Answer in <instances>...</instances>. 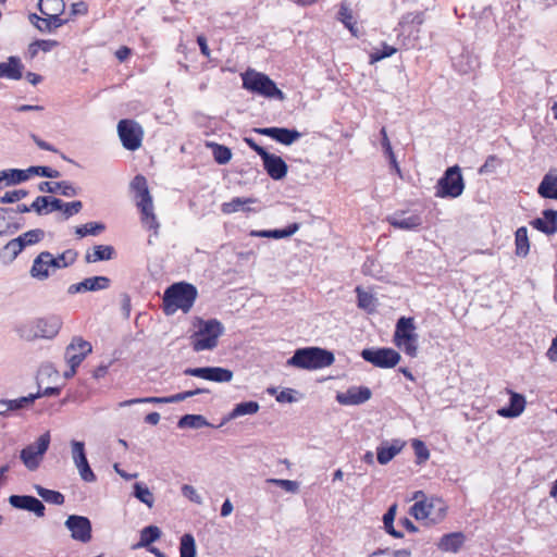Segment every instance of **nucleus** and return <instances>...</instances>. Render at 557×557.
<instances>
[{
    "label": "nucleus",
    "instance_id": "1",
    "mask_svg": "<svg viewBox=\"0 0 557 557\" xmlns=\"http://www.w3.org/2000/svg\"><path fill=\"white\" fill-rule=\"evenodd\" d=\"M198 298L197 287L186 281L169 285L163 293L162 311L165 315H173L177 310L188 313Z\"/></svg>",
    "mask_w": 557,
    "mask_h": 557
},
{
    "label": "nucleus",
    "instance_id": "2",
    "mask_svg": "<svg viewBox=\"0 0 557 557\" xmlns=\"http://www.w3.org/2000/svg\"><path fill=\"white\" fill-rule=\"evenodd\" d=\"M335 362V355L332 350L319 346H307L297 348L293 356L287 359L286 364L301 370H319L331 367Z\"/></svg>",
    "mask_w": 557,
    "mask_h": 557
},
{
    "label": "nucleus",
    "instance_id": "3",
    "mask_svg": "<svg viewBox=\"0 0 557 557\" xmlns=\"http://www.w3.org/2000/svg\"><path fill=\"white\" fill-rule=\"evenodd\" d=\"M197 330L190 335V346L194 351L213 350L219 343V338L224 334L223 323L215 319L195 318Z\"/></svg>",
    "mask_w": 557,
    "mask_h": 557
},
{
    "label": "nucleus",
    "instance_id": "4",
    "mask_svg": "<svg viewBox=\"0 0 557 557\" xmlns=\"http://www.w3.org/2000/svg\"><path fill=\"white\" fill-rule=\"evenodd\" d=\"M62 324L61 317L49 314L16 325L15 332L22 339L27 342H33L37 338L52 339L59 334Z\"/></svg>",
    "mask_w": 557,
    "mask_h": 557
},
{
    "label": "nucleus",
    "instance_id": "5",
    "mask_svg": "<svg viewBox=\"0 0 557 557\" xmlns=\"http://www.w3.org/2000/svg\"><path fill=\"white\" fill-rule=\"evenodd\" d=\"M243 88L253 95L267 99L284 101L286 95L277 87L276 83L265 73L248 69L242 74Z\"/></svg>",
    "mask_w": 557,
    "mask_h": 557
},
{
    "label": "nucleus",
    "instance_id": "6",
    "mask_svg": "<svg viewBox=\"0 0 557 557\" xmlns=\"http://www.w3.org/2000/svg\"><path fill=\"white\" fill-rule=\"evenodd\" d=\"M131 188L135 193V197L139 199L137 201V207L140 211L143 225L157 233L160 224L153 213V200L149 191L147 178L143 174L135 175L131 182Z\"/></svg>",
    "mask_w": 557,
    "mask_h": 557
},
{
    "label": "nucleus",
    "instance_id": "7",
    "mask_svg": "<svg viewBox=\"0 0 557 557\" xmlns=\"http://www.w3.org/2000/svg\"><path fill=\"white\" fill-rule=\"evenodd\" d=\"M466 188L461 168L458 164L448 166L437 180L435 196L442 199H456Z\"/></svg>",
    "mask_w": 557,
    "mask_h": 557
},
{
    "label": "nucleus",
    "instance_id": "8",
    "mask_svg": "<svg viewBox=\"0 0 557 557\" xmlns=\"http://www.w3.org/2000/svg\"><path fill=\"white\" fill-rule=\"evenodd\" d=\"M416 323L412 317L401 315L397 319L393 336L394 344L401 348L406 355L416 357L418 352V334L416 333Z\"/></svg>",
    "mask_w": 557,
    "mask_h": 557
},
{
    "label": "nucleus",
    "instance_id": "9",
    "mask_svg": "<svg viewBox=\"0 0 557 557\" xmlns=\"http://www.w3.org/2000/svg\"><path fill=\"white\" fill-rule=\"evenodd\" d=\"M360 357L380 369H393L401 361V355L392 347H366Z\"/></svg>",
    "mask_w": 557,
    "mask_h": 557
},
{
    "label": "nucleus",
    "instance_id": "10",
    "mask_svg": "<svg viewBox=\"0 0 557 557\" xmlns=\"http://www.w3.org/2000/svg\"><path fill=\"white\" fill-rule=\"evenodd\" d=\"M50 441V433L45 432L35 443L21 449L20 459L29 471H34L39 467L45 454L49 449Z\"/></svg>",
    "mask_w": 557,
    "mask_h": 557
},
{
    "label": "nucleus",
    "instance_id": "11",
    "mask_svg": "<svg viewBox=\"0 0 557 557\" xmlns=\"http://www.w3.org/2000/svg\"><path fill=\"white\" fill-rule=\"evenodd\" d=\"M117 135L122 146L129 151L141 147L144 129L141 125L132 119H122L117 123Z\"/></svg>",
    "mask_w": 557,
    "mask_h": 557
},
{
    "label": "nucleus",
    "instance_id": "12",
    "mask_svg": "<svg viewBox=\"0 0 557 557\" xmlns=\"http://www.w3.org/2000/svg\"><path fill=\"white\" fill-rule=\"evenodd\" d=\"M385 221L395 230L420 231L423 225V218L420 212L410 210H396L393 214L385 218Z\"/></svg>",
    "mask_w": 557,
    "mask_h": 557
},
{
    "label": "nucleus",
    "instance_id": "13",
    "mask_svg": "<svg viewBox=\"0 0 557 557\" xmlns=\"http://www.w3.org/2000/svg\"><path fill=\"white\" fill-rule=\"evenodd\" d=\"M183 373L188 376L199 377L215 383H228L234 376L231 369L213 366L186 368Z\"/></svg>",
    "mask_w": 557,
    "mask_h": 557
},
{
    "label": "nucleus",
    "instance_id": "14",
    "mask_svg": "<svg viewBox=\"0 0 557 557\" xmlns=\"http://www.w3.org/2000/svg\"><path fill=\"white\" fill-rule=\"evenodd\" d=\"M252 131L284 146L293 145L302 136L298 129L283 126L255 127Z\"/></svg>",
    "mask_w": 557,
    "mask_h": 557
},
{
    "label": "nucleus",
    "instance_id": "15",
    "mask_svg": "<svg viewBox=\"0 0 557 557\" xmlns=\"http://www.w3.org/2000/svg\"><path fill=\"white\" fill-rule=\"evenodd\" d=\"M64 525L71 532L73 540L82 543L90 542L92 537V525L88 517L70 515Z\"/></svg>",
    "mask_w": 557,
    "mask_h": 557
},
{
    "label": "nucleus",
    "instance_id": "16",
    "mask_svg": "<svg viewBox=\"0 0 557 557\" xmlns=\"http://www.w3.org/2000/svg\"><path fill=\"white\" fill-rule=\"evenodd\" d=\"M71 445L73 461L78 470L81 479L87 483L95 482L97 476L88 462L85 443L73 440Z\"/></svg>",
    "mask_w": 557,
    "mask_h": 557
},
{
    "label": "nucleus",
    "instance_id": "17",
    "mask_svg": "<svg viewBox=\"0 0 557 557\" xmlns=\"http://www.w3.org/2000/svg\"><path fill=\"white\" fill-rule=\"evenodd\" d=\"M92 352V345L81 336H74L66 346L64 357L69 366L78 368L84 359Z\"/></svg>",
    "mask_w": 557,
    "mask_h": 557
},
{
    "label": "nucleus",
    "instance_id": "18",
    "mask_svg": "<svg viewBox=\"0 0 557 557\" xmlns=\"http://www.w3.org/2000/svg\"><path fill=\"white\" fill-rule=\"evenodd\" d=\"M451 65L458 74L469 75L474 78L480 67V60L468 48L462 47L457 55L451 57Z\"/></svg>",
    "mask_w": 557,
    "mask_h": 557
},
{
    "label": "nucleus",
    "instance_id": "19",
    "mask_svg": "<svg viewBox=\"0 0 557 557\" xmlns=\"http://www.w3.org/2000/svg\"><path fill=\"white\" fill-rule=\"evenodd\" d=\"M8 502L11 507L32 512L38 518H42L46 515V506L42 500L33 495L12 494L9 496Z\"/></svg>",
    "mask_w": 557,
    "mask_h": 557
},
{
    "label": "nucleus",
    "instance_id": "20",
    "mask_svg": "<svg viewBox=\"0 0 557 557\" xmlns=\"http://www.w3.org/2000/svg\"><path fill=\"white\" fill-rule=\"evenodd\" d=\"M424 21H425V11H416V12L405 13L400 17V20L397 24V27L395 28V32H397L398 28L401 29V32L397 34V38L399 39L404 35V33L407 32L408 36L404 37V40L413 36L414 33H416L414 38L417 39L418 34L420 32V26L424 23Z\"/></svg>",
    "mask_w": 557,
    "mask_h": 557
},
{
    "label": "nucleus",
    "instance_id": "21",
    "mask_svg": "<svg viewBox=\"0 0 557 557\" xmlns=\"http://www.w3.org/2000/svg\"><path fill=\"white\" fill-rule=\"evenodd\" d=\"M261 160L264 171L273 181H282L286 177L288 164L281 156L268 151Z\"/></svg>",
    "mask_w": 557,
    "mask_h": 557
},
{
    "label": "nucleus",
    "instance_id": "22",
    "mask_svg": "<svg viewBox=\"0 0 557 557\" xmlns=\"http://www.w3.org/2000/svg\"><path fill=\"white\" fill-rule=\"evenodd\" d=\"M372 397V391L368 386H350L345 393L336 394V401L344 406H358L367 403Z\"/></svg>",
    "mask_w": 557,
    "mask_h": 557
},
{
    "label": "nucleus",
    "instance_id": "23",
    "mask_svg": "<svg viewBox=\"0 0 557 557\" xmlns=\"http://www.w3.org/2000/svg\"><path fill=\"white\" fill-rule=\"evenodd\" d=\"M40 193L50 195L59 194L64 197H75L79 194L81 188L75 187L70 181H42L37 186Z\"/></svg>",
    "mask_w": 557,
    "mask_h": 557
},
{
    "label": "nucleus",
    "instance_id": "24",
    "mask_svg": "<svg viewBox=\"0 0 557 557\" xmlns=\"http://www.w3.org/2000/svg\"><path fill=\"white\" fill-rule=\"evenodd\" d=\"M530 225L546 236L555 235L557 233V210L544 209L542 216L531 220Z\"/></svg>",
    "mask_w": 557,
    "mask_h": 557
},
{
    "label": "nucleus",
    "instance_id": "25",
    "mask_svg": "<svg viewBox=\"0 0 557 557\" xmlns=\"http://www.w3.org/2000/svg\"><path fill=\"white\" fill-rule=\"evenodd\" d=\"M525 405L524 395L511 391L508 404L497 409V414L508 419L518 418L524 411Z\"/></svg>",
    "mask_w": 557,
    "mask_h": 557
},
{
    "label": "nucleus",
    "instance_id": "26",
    "mask_svg": "<svg viewBox=\"0 0 557 557\" xmlns=\"http://www.w3.org/2000/svg\"><path fill=\"white\" fill-rule=\"evenodd\" d=\"M405 446L401 440H393L391 443L383 441L376 447V460L380 465L385 466L397 456Z\"/></svg>",
    "mask_w": 557,
    "mask_h": 557
},
{
    "label": "nucleus",
    "instance_id": "27",
    "mask_svg": "<svg viewBox=\"0 0 557 557\" xmlns=\"http://www.w3.org/2000/svg\"><path fill=\"white\" fill-rule=\"evenodd\" d=\"M24 69L20 57L10 55L5 62H0V78L20 81L24 75Z\"/></svg>",
    "mask_w": 557,
    "mask_h": 557
},
{
    "label": "nucleus",
    "instance_id": "28",
    "mask_svg": "<svg viewBox=\"0 0 557 557\" xmlns=\"http://www.w3.org/2000/svg\"><path fill=\"white\" fill-rule=\"evenodd\" d=\"M466 534L461 531L445 533L436 544L441 552L458 553L466 543Z\"/></svg>",
    "mask_w": 557,
    "mask_h": 557
},
{
    "label": "nucleus",
    "instance_id": "29",
    "mask_svg": "<svg viewBox=\"0 0 557 557\" xmlns=\"http://www.w3.org/2000/svg\"><path fill=\"white\" fill-rule=\"evenodd\" d=\"M536 193L543 199L557 200V169H550L543 176Z\"/></svg>",
    "mask_w": 557,
    "mask_h": 557
},
{
    "label": "nucleus",
    "instance_id": "30",
    "mask_svg": "<svg viewBox=\"0 0 557 557\" xmlns=\"http://www.w3.org/2000/svg\"><path fill=\"white\" fill-rule=\"evenodd\" d=\"M116 250L112 245H95L90 250H87L85 255V262L95 263L100 261H109L114 259Z\"/></svg>",
    "mask_w": 557,
    "mask_h": 557
},
{
    "label": "nucleus",
    "instance_id": "31",
    "mask_svg": "<svg viewBox=\"0 0 557 557\" xmlns=\"http://www.w3.org/2000/svg\"><path fill=\"white\" fill-rule=\"evenodd\" d=\"M48 257H51L50 251H41L34 260L32 268L29 270V274L32 277L37 278L39 281L47 280L50 276L48 263Z\"/></svg>",
    "mask_w": 557,
    "mask_h": 557
},
{
    "label": "nucleus",
    "instance_id": "32",
    "mask_svg": "<svg viewBox=\"0 0 557 557\" xmlns=\"http://www.w3.org/2000/svg\"><path fill=\"white\" fill-rule=\"evenodd\" d=\"M58 197L52 195H42L36 197L33 201V212L37 215H47L58 211Z\"/></svg>",
    "mask_w": 557,
    "mask_h": 557
},
{
    "label": "nucleus",
    "instance_id": "33",
    "mask_svg": "<svg viewBox=\"0 0 557 557\" xmlns=\"http://www.w3.org/2000/svg\"><path fill=\"white\" fill-rule=\"evenodd\" d=\"M207 426L212 428L213 425L207 420L205 416L197 413L183 414L177 421L178 429L198 430Z\"/></svg>",
    "mask_w": 557,
    "mask_h": 557
},
{
    "label": "nucleus",
    "instance_id": "34",
    "mask_svg": "<svg viewBox=\"0 0 557 557\" xmlns=\"http://www.w3.org/2000/svg\"><path fill=\"white\" fill-rule=\"evenodd\" d=\"M78 252L75 249H66L58 256L48 257V263L52 269L69 268L75 263Z\"/></svg>",
    "mask_w": 557,
    "mask_h": 557
},
{
    "label": "nucleus",
    "instance_id": "35",
    "mask_svg": "<svg viewBox=\"0 0 557 557\" xmlns=\"http://www.w3.org/2000/svg\"><path fill=\"white\" fill-rule=\"evenodd\" d=\"M260 405L256 400H246L236 404L226 417V421L236 419L243 416H251L259 411Z\"/></svg>",
    "mask_w": 557,
    "mask_h": 557
},
{
    "label": "nucleus",
    "instance_id": "36",
    "mask_svg": "<svg viewBox=\"0 0 557 557\" xmlns=\"http://www.w3.org/2000/svg\"><path fill=\"white\" fill-rule=\"evenodd\" d=\"M41 26L39 28L40 33H54L58 28L66 25L70 22V18H63L59 13L51 14H42Z\"/></svg>",
    "mask_w": 557,
    "mask_h": 557
},
{
    "label": "nucleus",
    "instance_id": "37",
    "mask_svg": "<svg viewBox=\"0 0 557 557\" xmlns=\"http://www.w3.org/2000/svg\"><path fill=\"white\" fill-rule=\"evenodd\" d=\"M207 147L211 149L213 160L219 165H225L232 160L233 152L230 147L213 141H208Z\"/></svg>",
    "mask_w": 557,
    "mask_h": 557
},
{
    "label": "nucleus",
    "instance_id": "38",
    "mask_svg": "<svg viewBox=\"0 0 557 557\" xmlns=\"http://www.w3.org/2000/svg\"><path fill=\"white\" fill-rule=\"evenodd\" d=\"M45 231L41 228L29 230L17 237H15L16 245H18L22 250H24L28 246H33L38 244L45 238Z\"/></svg>",
    "mask_w": 557,
    "mask_h": 557
},
{
    "label": "nucleus",
    "instance_id": "39",
    "mask_svg": "<svg viewBox=\"0 0 557 557\" xmlns=\"http://www.w3.org/2000/svg\"><path fill=\"white\" fill-rule=\"evenodd\" d=\"M162 536V531L154 524H149L140 531V539L135 547H148L154 542L159 541Z\"/></svg>",
    "mask_w": 557,
    "mask_h": 557
},
{
    "label": "nucleus",
    "instance_id": "40",
    "mask_svg": "<svg viewBox=\"0 0 557 557\" xmlns=\"http://www.w3.org/2000/svg\"><path fill=\"white\" fill-rule=\"evenodd\" d=\"M34 490L48 504L62 506L65 503V496L59 491L44 487L40 484H35Z\"/></svg>",
    "mask_w": 557,
    "mask_h": 557
},
{
    "label": "nucleus",
    "instance_id": "41",
    "mask_svg": "<svg viewBox=\"0 0 557 557\" xmlns=\"http://www.w3.org/2000/svg\"><path fill=\"white\" fill-rule=\"evenodd\" d=\"M515 245L516 256L524 258L529 255L530 240L528 237V228L525 226H520L515 232Z\"/></svg>",
    "mask_w": 557,
    "mask_h": 557
},
{
    "label": "nucleus",
    "instance_id": "42",
    "mask_svg": "<svg viewBox=\"0 0 557 557\" xmlns=\"http://www.w3.org/2000/svg\"><path fill=\"white\" fill-rule=\"evenodd\" d=\"M22 251V248L18 245H16L15 239L12 238L0 248V262L3 265H10Z\"/></svg>",
    "mask_w": 557,
    "mask_h": 557
},
{
    "label": "nucleus",
    "instance_id": "43",
    "mask_svg": "<svg viewBox=\"0 0 557 557\" xmlns=\"http://www.w3.org/2000/svg\"><path fill=\"white\" fill-rule=\"evenodd\" d=\"M337 20L344 24L354 37L359 38L360 35L357 21L354 18L351 10L345 4L341 5V9L337 12Z\"/></svg>",
    "mask_w": 557,
    "mask_h": 557
},
{
    "label": "nucleus",
    "instance_id": "44",
    "mask_svg": "<svg viewBox=\"0 0 557 557\" xmlns=\"http://www.w3.org/2000/svg\"><path fill=\"white\" fill-rule=\"evenodd\" d=\"M133 496L140 503L145 504L148 508H152L154 504V496L150 488L144 482H135L133 484Z\"/></svg>",
    "mask_w": 557,
    "mask_h": 557
},
{
    "label": "nucleus",
    "instance_id": "45",
    "mask_svg": "<svg viewBox=\"0 0 557 557\" xmlns=\"http://www.w3.org/2000/svg\"><path fill=\"white\" fill-rule=\"evenodd\" d=\"M85 292H98L111 286V278L104 275H95L83 280Z\"/></svg>",
    "mask_w": 557,
    "mask_h": 557
},
{
    "label": "nucleus",
    "instance_id": "46",
    "mask_svg": "<svg viewBox=\"0 0 557 557\" xmlns=\"http://www.w3.org/2000/svg\"><path fill=\"white\" fill-rule=\"evenodd\" d=\"M256 200L253 198H242V197H234L228 202H223L221 206V211L224 214H231L234 212H237L239 209H242L245 212H249L251 209L248 207H245L247 203H252Z\"/></svg>",
    "mask_w": 557,
    "mask_h": 557
},
{
    "label": "nucleus",
    "instance_id": "47",
    "mask_svg": "<svg viewBox=\"0 0 557 557\" xmlns=\"http://www.w3.org/2000/svg\"><path fill=\"white\" fill-rule=\"evenodd\" d=\"M106 230V224L99 221L88 222L75 227V234L79 238H84L86 236H97L101 234Z\"/></svg>",
    "mask_w": 557,
    "mask_h": 557
},
{
    "label": "nucleus",
    "instance_id": "48",
    "mask_svg": "<svg viewBox=\"0 0 557 557\" xmlns=\"http://www.w3.org/2000/svg\"><path fill=\"white\" fill-rule=\"evenodd\" d=\"M180 557H197L196 540L191 533H184L180 539Z\"/></svg>",
    "mask_w": 557,
    "mask_h": 557
},
{
    "label": "nucleus",
    "instance_id": "49",
    "mask_svg": "<svg viewBox=\"0 0 557 557\" xmlns=\"http://www.w3.org/2000/svg\"><path fill=\"white\" fill-rule=\"evenodd\" d=\"M36 401V397L34 393L28 394L27 396H22L15 399H5L7 411H17L23 409H28Z\"/></svg>",
    "mask_w": 557,
    "mask_h": 557
},
{
    "label": "nucleus",
    "instance_id": "50",
    "mask_svg": "<svg viewBox=\"0 0 557 557\" xmlns=\"http://www.w3.org/2000/svg\"><path fill=\"white\" fill-rule=\"evenodd\" d=\"M37 9L41 14H63L65 11V2L64 0H39Z\"/></svg>",
    "mask_w": 557,
    "mask_h": 557
},
{
    "label": "nucleus",
    "instance_id": "51",
    "mask_svg": "<svg viewBox=\"0 0 557 557\" xmlns=\"http://www.w3.org/2000/svg\"><path fill=\"white\" fill-rule=\"evenodd\" d=\"M82 209L83 202L81 200L65 202L61 198L58 199V211L62 213L64 220L79 213Z\"/></svg>",
    "mask_w": 557,
    "mask_h": 557
},
{
    "label": "nucleus",
    "instance_id": "52",
    "mask_svg": "<svg viewBox=\"0 0 557 557\" xmlns=\"http://www.w3.org/2000/svg\"><path fill=\"white\" fill-rule=\"evenodd\" d=\"M397 52V48L394 46L387 45L385 41L381 44V49L375 50L369 54V63L374 64L380 62L386 58H391Z\"/></svg>",
    "mask_w": 557,
    "mask_h": 557
},
{
    "label": "nucleus",
    "instance_id": "53",
    "mask_svg": "<svg viewBox=\"0 0 557 557\" xmlns=\"http://www.w3.org/2000/svg\"><path fill=\"white\" fill-rule=\"evenodd\" d=\"M436 505H440V507L437 508L436 518L431 519L433 523L444 519L447 512V507L441 497H431L429 500L426 499V509L430 510V516L432 515L433 510H435Z\"/></svg>",
    "mask_w": 557,
    "mask_h": 557
},
{
    "label": "nucleus",
    "instance_id": "54",
    "mask_svg": "<svg viewBox=\"0 0 557 557\" xmlns=\"http://www.w3.org/2000/svg\"><path fill=\"white\" fill-rule=\"evenodd\" d=\"M411 446L416 455V463H425L430 458V450L426 447L425 443L419 438H414L412 440Z\"/></svg>",
    "mask_w": 557,
    "mask_h": 557
},
{
    "label": "nucleus",
    "instance_id": "55",
    "mask_svg": "<svg viewBox=\"0 0 557 557\" xmlns=\"http://www.w3.org/2000/svg\"><path fill=\"white\" fill-rule=\"evenodd\" d=\"M355 292L357 294L358 308L368 310L369 312L373 311V308H371V306L375 300L374 296L371 293L363 290L361 286H357Z\"/></svg>",
    "mask_w": 557,
    "mask_h": 557
},
{
    "label": "nucleus",
    "instance_id": "56",
    "mask_svg": "<svg viewBox=\"0 0 557 557\" xmlns=\"http://www.w3.org/2000/svg\"><path fill=\"white\" fill-rule=\"evenodd\" d=\"M44 377H47L48 380H50L52 377H54V379L59 377V371L55 369L53 363L46 362L39 367V369L37 371V375H36V383H37L38 387H40Z\"/></svg>",
    "mask_w": 557,
    "mask_h": 557
},
{
    "label": "nucleus",
    "instance_id": "57",
    "mask_svg": "<svg viewBox=\"0 0 557 557\" xmlns=\"http://www.w3.org/2000/svg\"><path fill=\"white\" fill-rule=\"evenodd\" d=\"M503 164V160L496 154H490L485 162L478 169L480 175L493 174Z\"/></svg>",
    "mask_w": 557,
    "mask_h": 557
},
{
    "label": "nucleus",
    "instance_id": "58",
    "mask_svg": "<svg viewBox=\"0 0 557 557\" xmlns=\"http://www.w3.org/2000/svg\"><path fill=\"white\" fill-rule=\"evenodd\" d=\"M300 228V224L297 222L289 223L283 228H273L271 230V238L272 239H283V238H289L294 234L298 232Z\"/></svg>",
    "mask_w": 557,
    "mask_h": 557
},
{
    "label": "nucleus",
    "instance_id": "59",
    "mask_svg": "<svg viewBox=\"0 0 557 557\" xmlns=\"http://www.w3.org/2000/svg\"><path fill=\"white\" fill-rule=\"evenodd\" d=\"M409 513L416 520H425L430 517V510L426 509V498L417 500L409 509Z\"/></svg>",
    "mask_w": 557,
    "mask_h": 557
},
{
    "label": "nucleus",
    "instance_id": "60",
    "mask_svg": "<svg viewBox=\"0 0 557 557\" xmlns=\"http://www.w3.org/2000/svg\"><path fill=\"white\" fill-rule=\"evenodd\" d=\"M205 393H210V389L203 388V387H196L194 389L184 391V392H181V393H177L174 395H170L169 403L170 404L180 403L187 398L194 397L196 395L205 394Z\"/></svg>",
    "mask_w": 557,
    "mask_h": 557
},
{
    "label": "nucleus",
    "instance_id": "61",
    "mask_svg": "<svg viewBox=\"0 0 557 557\" xmlns=\"http://www.w3.org/2000/svg\"><path fill=\"white\" fill-rule=\"evenodd\" d=\"M29 191L27 189H14L7 191L3 196H0L1 203H15L21 199L27 197Z\"/></svg>",
    "mask_w": 557,
    "mask_h": 557
},
{
    "label": "nucleus",
    "instance_id": "62",
    "mask_svg": "<svg viewBox=\"0 0 557 557\" xmlns=\"http://www.w3.org/2000/svg\"><path fill=\"white\" fill-rule=\"evenodd\" d=\"M89 7L85 1H78L71 4L70 16L67 18L73 20L76 16H85L88 14Z\"/></svg>",
    "mask_w": 557,
    "mask_h": 557
},
{
    "label": "nucleus",
    "instance_id": "63",
    "mask_svg": "<svg viewBox=\"0 0 557 557\" xmlns=\"http://www.w3.org/2000/svg\"><path fill=\"white\" fill-rule=\"evenodd\" d=\"M396 512H397V504L394 503L387 508L386 512L383 515L382 521H383L385 532L388 529L394 528Z\"/></svg>",
    "mask_w": 557,
    "mask_h": 557
},
{
    "label": "nucleus",
    "instance_id": "64",
    "mask_svg": "<svg viewBox=\"0 0 557 557\" xmlns=\"http://www.w3.org/2000/svg\"><path fill=\"white\" fill-rule=\"evenodd\" d=\"M298 392L293 388H283L276 396L275 399L281 404H292L297 401V397L295 396Z\"/></svg>",
    "mask_w": 557,
    "mask_h": 557
}]
</instances>
